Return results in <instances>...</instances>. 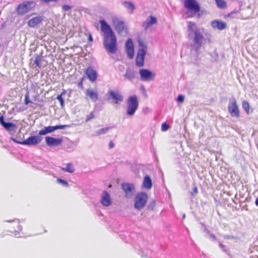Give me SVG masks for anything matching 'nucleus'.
I'll return each mask as SVG.
<instances>
[{
	"label": "nucleus",
	"instance_id": "nucleus-1",
	"mask_svg": "<svg viewBox=\"0 0 258 258\" xmlns=\"http://www.w3.org/2000/svg\"><path fill=\"white\" fill-rule=\"evenodd\" d=\"M100 24L103 33L104 47L109 53H115L117 50V43L113 31L104 20H100Z\"/></svg>",
	"mask_w": 258,
	"mask_h": 258
},
{
	"label": "nucleus",
	"instance_id": "nucleus-2",
	"mask_svg": "<svg viewBox=\"0 0 258 258\" xmlns=\"http://www.w3.org/2000/svg\"><path fill=\"white\" fill-rule=\"evenodd\" d=\"M187 33L188 39L192 40L191 46L198 56L199 55L198 50L201 47L204 39L203 35V29L198 28L194 22L189 21L188 22Z\"/></svg>",
	"mask_w": 258,
	"mask_h": 258
},
{
	"label": "nucleus",
	"instance_id": "nucleus-3",
	"mask_svg": "<svg viewBox=\"0 0 258 258\" xmlns=\"http://www.w3.org/2000/svg\"><path fill=\"white\" fill-rule=\"evenodd\" d=\"M184 7L187 9L186 15L188 18L195 16L200 11V6L196 0H185Z\"/></svg>",
	"mask_w": 258,
	"mask_h": 258
},
{
	"label": "nucleus",
	"instance_id": "nucleus-4",
	"mask_svg": "<svg viewBox=\"0 0 258 258\" xmlns=\"http://www.w3.org/2000/svg\"><path fill=\"white\" fill-rule=\"evenodd\" d=\"M126 114L128 116H133L139 107V101L136 95L130 96L126 100Z\"/></svg>",
	"mask_w": 258,
	"mask_h": 258
},
{
	"label": "nucleus",
	"instance_id": "nucleus-5",
	"mask_svg": "<svg viewBox=\"0 0 258 258\" xmlns=\"http://www.w3.org/2000/svg\"><path fill=\"white\" fill-rule=\"evenodd\" d=\"M139 49L136 57V65L138 67L144 66V60L146 54L147 45L142 41H139Z\"/></svg>",
	"mask_w": 258,
	"mask_h": 258
},
{
	"label": "nucleus",
	"instance_id": "nucleus-6",
	"mask_svg": "<svg viewBox=\"0 0 258 258\" xmlns=\"http://www.w3.org/2000/svg\"><path fill=\"white\" fill-rule=\"evenodd\" d=\"M112 22L115 30L119 35L122 36L127 35L128 33L127 27L123 21L114 17L112 19Z\"/></svg>",
	"mask_w": 258,
	"mask_h": 258
},
{
	"label": "nucleus",
	"instance_id": "nucleus-7",
	"mask_svg": "<svg viewBox=\"0 0 258 258\" xmlns=\"http://www.w3.org/2000/svg\"><path fill=\"white\" fill-rule=\"evenodd\" d=\"M148 196L146 192H140L138 193L134 199V208L140 211L143 209L147 204Z\"/></svg>",
	"mask_w": 258,
	"mask_h": 258
},
{
	"label": "nucleus",
	"instance_id": "nucleus-8",
	"mask_svg": "<svg viewBox=\"0 0 258 258\" xmlns=\"http://www.w3.org/2000/svg\"><path fill=\"white\" fill-rule=\"evenodd\" d=\"M9 223V225L7 227L9 228V231L13 233L16 237H20V236H17L20 233V232L22 230V226L20 225V221L18 219H15L12 220L6 221Z\"/></svg>",
	"mask_w": 258,
	"mask_h": 258
},
{
	"label": "nucleus",
	"instance_id": "nucleus-9",
	"mask_svg": "<svg viewBox=\"0 0 258 258\" xmlns=\"http://www.w3.org/2000/svg\"><path fill=\"white\" fill-rule=\"evenodd\" d=\"M36 3L34 1H26L18 5L17 12L19 15H23L35 8Z\"/></svg>",
	"mask_w": 258,
	"mask_h": 258
},
{
	"label": "nucleus",
	"instance_id": "nucleus-10",
	"mask_svg": "<svg viewBox=\"0 0 258 258\" xmlns=\"http://www.w3.org/2000/svg\"><path fill=\"white\" fill-rule=\"evenodd\" d=\"M228 109L232 117L238 119L240 117L239 110L235 98L230 99Z\"/></svg>",
	"mask_w": 258,
	"mask_h": 258
},
{
	"label": "nucleus",
	"instance_id": "nucleus-11",
	"mask_svg": "<svg viewBox=\"0 0 258 258\" xmlns=\"http://www.w3.org/2000/svg\"><path fill=\"white\" fill-rule=\"evenodd\" d=\"M140 79L142 81L149 82L154 80L155 74L149 70L142 69L139 70Z\"/></svg>",
	"mask_w": 258,
	"mask_h": 258
},
{
	"label": "nucleus",
	"instance_id": "nucleus-12",
	"mask_svg": "<svg viewBox=\"0 0 258 258\" xmlns=\"http://www.w3.org/2000/svg\"><path fill=\"white\" fill-rule=\"evenodd\" d=\"M205 232L207 233L206 237L208 238H209V239H210L211 240L213 241H217L220 248H221V249L223 251H225V245L224 244H223V239L224 240L226 238L225 235H223L222 236L219 235V236L216 237L215 235L211 233L210 232V231L207 229H205Z\"/></svg>",
	"mask_w": 258,
	"mask_h": 258
},
{
	"label": "nucleus",
	"instance_id": "nucleus-13",
	"mask_svg": "<svg viewBox=\"0 0 258 258\" xmlns=\"http://www.w3.org/2000/svg\"><path fill=\"white\" fill-rule=\"evenodd\" d=\"M42 140L40 136H34L28 137L27 139L21 142V145L28 146H35L39 144Z\"/></svg>",
	"mask_w": 258,
	"mask_h": 258
},
{
	"label": "nucleus",
	"instance_id": "nucleus-14",
	"mask_svg": "<svg viewBox=\"0 0 258 258\" xmlns=\"http://www.w3.org/2000/svg\"><path fill=\"white\" fill-rule=\"evenodd\" d=\"M121 188L125 193V197L127 199L131 198L134 195L135 186L133 183L124 182L122 183Z\"/></svg>",
	"mask_w": 258,
	"mask_h": 258
},
{
	"label": "nucleus",
	"instance_id": "nucleus-15",
	"mask_svg": "<svg viewBox=\"0 0 258 258\" xmlns=\"http://www.w3.org/2000/svg\"><path fill=\"white\" fill-rule=\"evenodd\" d=\"M109 96L115 101V103H118L123 101L124 98L121 93L117 90H110L108 92Z\"/></svg>",
	"mask_w": 258,
	"mask_h": 258
},
{
	"label": "nucleus",
	"instance_id": "nucleus-16",
	"mask_svg": "<svg viewBox=\"0 0 258 258\" xmlns=\"http://www.w3.org/2000/svg\"><path fill=\"white\" fill-rule=\"evenodd\" d=\"M100 202L104 207H108L111 205L112 203L111 199L109 194L107 191H103L101 194Z\"/></svg>",
	"mask_w": 258,
	"mask_h": 258
},
{
	"label": "nucleus",
	"instance_id": "nucleus-17",
	"mask_svg": "<svg viewBox=\"0 0 258 258\" xmlns=\"http://www.w3.org/2000/svg\"><path fill=\"white\" fill-rule=\"evenodd\" d=\"M125 50L129 58L132 59L134 56V46L132 39L129 38L125 43Z\"/></svg>",
	"mask_w": 258,
	"mask_h": 258
},
{
	"label": "nucleus",
	"instance_id": "nucleus-18",
	"mask_svg": "<svg viewBox=\"0 0 258 258\" xmlns=\"http://www.w3.org/2000/svg\"><path fill=\"white\" fill-rule=\"evenodd\" d=\"M157 23V18L152 15L150 16L142 24V27L145 30H147L153 25Z\"/></svg>",
	"mask_w": 258,
	"mask_h": 258
},
{
	"label": "nucleus",
	"instance_id": "nucleus-19",
	"mask_svg": "<svg viewBox=\"0 0 258 258\" xmlns=\"http://www.w3.org/2000/svg\"><path fill=\"white\" fill-rule=\"evenodd\" d=\"M45 141L48 146H57L62 143V139L61 138L57 139L51 137H46Z\"/></svg>",
	"mask_w": 258,
	"mask_h": 258
},
{
	"label": "nucleus",
	"instance_id": "nucleus-20",
	"mask_svg": "<svg viewBox=\"0 0 258 258\" xmlns=\"http://www.w3.org/2000/svg\"><path fill=\"white\" fill-rule=\"evenodd\" d=\"M85 94L87 98H89L94 102H96L98 99V93L97 90L87 89Z\"/></svg>",
	"mask_w": 258,
	"mask_h": 258
},
{
	"label": "nucleus",
	"instance_id": "nucleus-21",
	"mask_svg": "<svg viewBox=\"0 0 258 258\" xmlns=\"http://www.w3.org/2000/svg\"><path fill=\"white\" fill-rule=\"evenodd\" d=\"M86 74L89 79L92 82L95 81L97 78V73L92 67H89L86 70Z\"/></svg>",
	"mask_w": 258,
	"mask_h": 258
},
{
	"label": "nucleus",
	"instance_id": "nucleus-22",
	"mask_svg": "<svg viewBox=\"0 0 258 258\" xmlns=\"http://www.w3.org/2000/svg\"><path fill=\"white\" fill-rule=\"evenodd\" d=\"M211 25L213 28L220 30L226 28V23L218 20L212 21Z\"/></svg>",
	"mask_w": 258,
	"mask_h": 258
},
{
	"label": "nucleus",
	"instance_id": "nucleus-23",
	"mask_svg": "<svg viewBox=\"0 0 258 258\" xmlns=\"http://www.w3.org/2000/svg\"><path fill=\"white\" fill-rule=\"evenodd\" d=\"M136 72L133 69L127 68L124 77L125 79L130 81H133L136 78Z\"/></svg>",
	"mask_w": 258,
	"mask_h": 258
},
{
	"label": "nucleus",
	"instance_id": "nucleus-24",
	"mask_svg": "<svg viewBox=\"0 0 258 258\" xmlns=\"http://www.w3.org/2000/svg\"><path fill=\"white\" fill-rule=\"evenodd\" d=\"M43 20V18L41 16L35 17L28 21V25L30 27L34 28L38 24H40Z\"/></svg>",
	"mask_w": 258,
	"mask_h": 258
},
{
	"label": "nucleus",
	"instance_id": "nucleus-25",
	"mask_svg": "<svg viewBox=\"0 0 258 258\" xmlns=\"http://www.w3.org/2000/svg\"><path fill=\"white\" fill-rule=\"evenodd\" d=\"M143 186L148 189H151L152 186V182L149 175H146L143 182Z\"/></svg>",
	"mask_w": 258,
	"mask_h": 258
},
{
	"label": "nucleus",
	"instance_id": "nucleus-26",
	"mask_svg": "<svg viewBox=\"0 0 258 258\" xmlns=\"http://www.w3.org/2000/svg\"><path fill=\"white\" fill-rule=\"evenodd\" d=\"M54 126H48L44 127V128L40 130L39 132V135L43 136L47 134L51 133L55 131Z\"/></svg>",
	"mask_w": 258,
	"mask_h": 258
},
{
	"label": "nucleus",
	"instance_id": "nucleus-27",
	"mask_svg": "<svg viewBox=\"0 0 258 258\" xmlns=\"http://www.w3.org/2000/svg\"><path fill=\"white\" fill-rule=\"evenodd\" d=\"M124 7L128 10L130 14H133L135 9V6L134 4L130 1H125L123 3Z\"/></svg>",
	"mask_w": 258,
	"mask_h": 258
},
{
	"label": "nucleus",
	"instance_id": "nucleus-28",
	"mask_svg": "<svg viewBox=\"0 0 258 258\" xmlns=\"http://www.w3.org/2000/svg\"><path fill=\"white\" fill-rule=\"evenodd\" d=\"M61 170L72 173L74 172L75 169L72 163H68L65 167L61 168Z\"/></svg>",
	"mask_w": 258,
	"mask_h": 258
},
{
	"label": "nucleus",
	"instance_id": "nucleus-29",
	"mask_svg": "<svg viewBox=\"0 0 258 258\" xmlns=\"http://www.w3.org/2000/svg\"><path fill=\"white\" fill-rule=\"evenodd\" d=\"M112 127L110 126V127H105L99 129L96 131L95 136L104 135V134H106L108 132L109 130H110V129H112Z\"/></svg>",
	"mask_w": 258,
	"mask_h": 258
},
{
	"label": "nucleus",
	"instance_id": "nucleus-30",
	"mask_svg": "<svg viewBox=\"0 0 258 258\" xmlns=\"http://www.w3.org/2000/svg\"><path fill=\"white\" fill-rule=\"evenodd\" d=\"M243 109L245 110L247 114L249 113V105L247 101H243L242 103Z\"/></svg>",
	"mask_w": 258,
	"mask_h": 258
},
{
	"label": "nucleus",
	"instance_id": "nucleus-31",
	"mask_svg": "<svg viewBox=\"0 0 258 258\" xmlns=\"http://www.w3.org/2000/svg\"><path fill=\"white\" fill-rule=\"evenodd\" d=\"M3 126L7 130H9L12 127H15L16 125L13 122H5Z\"/></svg>",
	"mask_w": 258,
	"mask_h": 258
},
{
	"label": "nucleus",
	"instance_id": "nucleus-32",
	"mask_svg": "<svg viewBox=\"0 0 258 258\" xmlns=\"http://www.w3.org/2000/svg\"><path fill=\"white\" fill-rule=\"evenodd\" d=\"M56 181L58 184H61L63 187H67L69 185L68 181L61 178H58Z\"/></svg>",
	"mask_w": 258,
	"mask_h": 258
},
{
	"label": "nucleus",
	"instance_id": "nucleus-33",
	"mask_svg": "<svg viewBox=\"0 0 258 258\" xmlns=\"http://www.w3.org/2000/svg\"><path fill=\"white\" fill-rule=\"evenodd\" d=\"M217 6L220 8H224L226 7V2L223 0H216Z\"/></svg>",
	"mask_w": 258,
	"mask_h": 258
},
{
	"label": "nucleus",
	"instance_id": "nucleus-34",
	"mask_svg": "<svg viewBox=\"0 0 258 258\" xmlns=\"http://www.w3.org/2000/svg\"><path fill=\"white\" fill-rule=\"evenodd\" d=\"M42 59V56L37 55L35 59L34 62L36 64V66L38 67L39 68H41L40 62L41 61Z\"/></svg>",
	"mask_w": 258,
	"mask_h": 258
},
{
	"label": "nucleus",
	"instance_id": "nucleus-35",
	"mask_svg": "<svg viewBox=\"0 0 258 258\" xmlns=\"http://www.w3.org/2000/svg\"><path fill=\"white\" fill-rule=\"evenodd\" d=\"M56 99L59 101L61 107L63 108L64 105V101L62 96H61V95H58L56 97Z\"/></svg>",
	"mask_w": 258,
	"mask_h": 258
},
{
	"label": "nucleus",
	"instance_id": "nucleus-36",
	"mask_svg": "<svg viewBox=\"0 0 258 258\" xmlns=\"http://www.w3.org/2000/svg\"><path fill=\"white\" fill-rule=\"evenodd\" d=\"M169 125L166 122L163 123L161 125V131L165 132L169 128Z\"/></svg>",
	"mask_w": 258,
	"mask_h": 258
},
{
	"label": "nucleus",
	"instance_id": "nucleus-37",
	"mask_svg": "<svg viewBox=\"0 0 258 258\" xmlns=\"http://www.w3.org/2000/svg\"><path fill=\"white\" fill-rule=\"evenodd\" d=\"M69 126V125H57L54 126L55 130L58 129H64L65 128L68 127Z\"/></svg>",
	"mask_w": 258,
	"mask_h": 258
},
{
	"label": "nucleus",
	"instance_id": "nucleus-38",
	"mask_svg": "<svg viewBox=\"0 0 258 258\" xmlns=\"http://www.w3.org/2000/svg\"><path fill=\"white\" fill-rule=\"evenodd\" d=\"M197 193H198V188H197V187L196 186V185L194 184V187H193L192 190V191H190V194H191L192 196H195Z\"/></svg>",
	"mask_w": 258,
	"mask_h": 258
},
{
	"label": "nucleus",
	"instance_id": "nucleus-39",
	"mask_svg": "<svg viewBox=\"0 0 258 258\" xmlns=\"http://www.w3.org/2000/svg\"><path fill=\"white\" fill-rule=\"evenodd\" d=\"M71 9H72V7L69 5H64L62 7V9L64 12L69 11Z\"/></svg>",
	"mask_w": 258,
	"mask_h": 258
},
{
	"label": "nucleus",
	"instance_id": "nucleus-40",
	"mask_svg": "<svg viewBox=\"0 0 258 258\" xmlns=\"http://www.w3.org/2000/svg\"><path fill=\"white\" fill-rule=\"evenodd\" d=\"M94 113L93 112H91V113H90L89 115H88L87 116L86 121L87 122V121L90 120L91 119L94 118Z\"/></svg>",
	"mask_w": 258,
	"mask_h": 258
},
{
	"label": "nucleus",
	"instance_id": "nucleus-41",
	"mask_svg": "<svg viewBox=\"0 0 258 258\" xmlns=\"http://www.w3.org/2000/svg\"><path fill=\"white\" fill-rule=\"evenodd\" d=\"M184 97L183 95H179L177 98V101L178 102H183V101H184Z\"/></svg>",
	"mask_w": 258,
	"mask_h": 258
},
{
	"label": "nucleus",
	"instance_id": "nucleus-42",
	"mask_svg": "<svg viewBox=\"0 0 258 258\" xmlns=\"http://www.w3.org/2000/svg\"><path fill=\"white\" fill-rule=\"evenodd\" d=\"M30 102L29 100V94L27 93L25 96V103L27 105Z\"/></svg>",
	"mask_w": 258,
	"mask_h": 258
},
{
	"label": "nucleus",
	"instance_id": "nucleus-43",
	"mask_svg": "<svg viewBox=\"0 0 258 258\" xmlns=\"http://www.w3.org/2000/svg\"><path fill=\"white\" fill-rule=\"evenodd\" d=\"M5 121L4 120V117L3 116H0V123L3 126V124H4L5 123Z\"/></svg>",
	"mask_w": 258,
	"mask_h": 258
},
{
	"label": "nucleus",
	"instance_id": "nucleus-44",
	"mask_svg": "<svg viewBox=\"0 0 258 258\" xmlns=\"http://www.w3.org/2000/svg\"><path fill=\"white\" fill-rule=\"evenodd\" d=\"M78 86L79 88H83V79H82V80H81V81H80V82H79L78 83Z\"/></svg>",
	"mask_w": 258,
	"mask_h": 258
},
{
	"label": "nucleus",
	"instance_id": "nucleus-45",
	"mask_svg": "<svg viewBox=\"0 0 258 258\" xmlns=\"http://www.w3.org/2000/svg\"><path fill=\"white\" fill-rule=\"evenodd\" d=\"M11 140H12L13 141H14L15 143H17L19 144H21V143H21V142L17 141L15 138H14L13 137H11Z\"/></svg>",
	"mask_w": 258,
	"mask_h": 258
},
{
	"label": "nucleus",
	"instance_id": "nucleus-46",
	"mask_svg": "<svg viewBox=\"0 0 258 258\" xmlns=\"http://www.w3.org/2000/svg\"><path fill=\"white\" fill-rule=\"evenodd\" d=\"M234 14H237V11H233L231 13L228 14V15H227V17H232V16Z\"/></svg>",
	"mask_w": 258,
	"mask_h": 258
},
{
	"label": "nucleus",
	"instance_id": "nucleus-47",
	"mask_svg": "<svg viewBox=\"0 0 258 258\" xmlns=\"http://www.w3.org/2000/svg\"><path fill=\"white\" fill-rule=\"evenodd\" d=\"M109 146L110 148H113L114 146V144L112 142H110L109 143Z\"/></svg>",
	"mask_w": 258,
	"mask_h": 258
},
{
	"label": "nucleus",
	"instance_id": "nucleus-48",
	"mask_svg": "<svg viewBox=\"0 0 258 258\" xmlns=\"http://www.w3.org/2000/svg\"><path fill=\"white\" fill-rule=\"evenodd\" d=\"M66 91L65 90H63L59 95H61V96H62L63 95H64L66 94Z\"/></svg>",
	"mask_w": 258,
	"mask_h": 258
},
{
	"label": "nucleus",
	"instance_id": "nucleus-49",
	"mask_svg": "<svg viewBox=\"0 0 258 258\" xmlns=\"http://www.w3.org/2000/svg\"><path fill=\"white\" fill-rule=\"evenodd\" d=\"M89 40L90 41H93V37L92 36V35L91 34H89Z\"/></svg>",
	"mask_w": 258,
	"mask_h": 258
},
{
	"label": "nucleus",
	"instance_id": "nucleus-50",
	"mask_svg": "<svg viewBox=\"0 0 258 258\" xmlns=\"http://www.w3.org/2000/svg\"><path fill=\"white\" fill-rule=\"evenodd\" d=\"M141 256H142V257H146V256H147V255H146V254H144V252H142V254H141Z\"/></svg>",
	"mask_w": 258,
	"mask_h": 258
},
{
	"label": "nucleus",
	"instance_id": "nucleus-51",
	"mask_svg": "<svg viewBox=\"0 0 258 258\" xmlns=\"http://www.w3.org/2000/svg\"><path fill=\"white\" fill-rule=\"evenodd\" d=\"M255 205L258 206V198L255 200Z\"/></svg>",
	"mask_w": 258,
	"mask_h": 258
},
{
	"label": "nucleus",
	"instance_id": "nucleus-52",
	"mask_svg": "<svg viewBox=\"0 0 258 258\" xmlns=\"http://www.w3.org/2000/svg\"><path fill=\"white\" fill-rule=\"evenodd\" d=\"M198 59H197L196 60H195V63H198Z\"/></svg>",
	"mask_w": 258,
	"mask_h": 258
},
{
	"label": "nucleus",
	"instance_id": "nucleus-53",
	"mask_svg": "<svg viewBox=\"0 0 258 258\" xmlns=\"http://www.w3.org/2000/svg\"><path fill=\"white\" fill-rule=\"evenodd\" d=\"M185 217V214H183V217H182L183 219H184Z\"/></svg>",
	"mask_w": 258,
	"mask_h": 258
}]
</instances>
